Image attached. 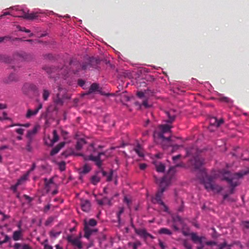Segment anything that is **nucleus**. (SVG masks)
I'll return each instance as SVG.
<instances>
[{
    "instance_id": "47",
    "label": "nucleus",
    "mask_w": 249,
    "mask_h": 249,
    "mask_svg": "<svg viewBox=\"0 0 249 249\" xmlns=\"http://www.w3.org/2000/svg\"><path fill=\"white\" fill-rule=\"evenodd\" d=\"M147 165L145 163H142L140 165V168L142 170L144 169L146 167Z\"/></svg>"
},
{
    "instance_id": "7",
    "label": "nucleus",
    "mask_w": 249,
    "mask_h": 249,
    "mask_svg": "<svg viewBox=\"0 0 249 249\" xmlns=\"http://www.w3.org/2000/svg\"><path fill=\"white\" fill-rule=\"evenodd\" d=\"M105 154L104 153H99L98 154L97 156H93L92 154H91L88 157L85 158L86 160H91L94 161L95 162L96 164L100 167L102 164V160H101V157L102 155H104Z\"/></svg>"
},
{
    "instance_id": "45",
    "label": "nucleus",
    "mask_w": 249,
    "mask_h": 249,
    "mask_svg": "<svg viewBox=\"0 0 249 249\" xmlns=\"http://www.w3.org/2000/svg\"><path fill=\"white\" fill-rule=\"evenodd\" d=\"M22 249H32V248L28 245L24 244L22 245Z\"/></svg>"
},
{
    "instance_id": "63",
    "label": "nucleus",
    "mask_w": 249,
    "mask_h": 249,
    "mask_svg": "<svg viewBox=\"0 0 249 249\" xmlns=\"http://www.w3.org/2000/svg\"><path fill=\"white\" fill-rule=\"evenodd\" d=\"M22 137L21 136V135H20V136H18L17 137V139L18 140H22Z\"/></svg>"
},
{
    "instance_id": "40",
    "label": "nucleus",
    "mask_w": 249,
    "mask_h": 249,
    "mask_svg": "<svg viewBox=\"0 0 249 249\" xmlns=\"http://www.w3.org/2000/svg\"><path fill=\"white\" fill-rule=\"evenodd\" d=\"M9 10L10 11H18L19 10V7L18 6H13V7H10L9 8H8L7 9H6L5 10Z\"/></svg>"
},
{
    "instance_id": "4",
    "label": "nucleus",
    "mask_w": 249,
    "mask_h": 249,
    "mask_svg": "<svg viewBox=\"0 0 249 249\" xmlns=\"http://www.w3.org/2000/svg\"><path fill=\"white\" fill-rule=\"evenodd\" d=\"M84 231L85 235L84 237H85L87 239H89L90 235L95 232L97 231V230L96 229H93L91 227H94L96 225L97 222L95 220L93 219H91L89 220V221H87V220H84Z\"/></svg>"
},
{
    "instance_id": "20",
    "label": "nucleus",
    "mask_w": 249,
    "mask_h": 249,
    "mask_svg": "<svg viewBox=\"0 0 249 249\" xmlns=\"http://www.w3.org/2000/svg\"><path fill=\"white\" fill-rule=\"evenodd\" d=\"M22 232L21 230L16 231L14 232L13 235V239L15 241H17L21 238Z\"/></svg>"
},
{
    "instance_id": "59",
    "label": "nucleus",
    "mask_w": 249,
    "mask_h": 249,
    "mask_svg": "<svg viewBox=\"0 0 249 249\" xmlns=\"http://www.w3.org/2000/svg\"><path fill=\"white\" fill-rule=\"evenodd\" d=\"M93 145L92 144L90 145L89 148V150L90 151L93 150Z\"/></svg>"
},
{
    "instance_id": "18",
    "label": "nucleus",
    "mask_w": 249,
    "mask_h": 249,
    "mask_svg": "<svg viewBox=\"0 0 249 249\" xmlns=\"http://www.w3.org/2000/svg\"><path fill=\"white\" fill-rule=\"evenodd\" d=\"M100 173L103 176L106 177L107 181H110L112 180V178L113 177V172L111 171L109 174H107L104 171H101Z\"/></svg>"
},
{
    "instance_id": "24",
    "label": "nucleus",
    "mask_w": 249,
    "mask_h": 249,
    "mask_svg": "<svg viewBox=\"0 0 249 249\" xmlns=\"http://www.w3.org/2000/svg\"><path fill=\"white\" fill-rule=\"evenodd\" d=\"M97 202L98 204L102 206L104 205H110V201L107 198H104L103 200H99L97 199Z\"/></svg>"
},
{
    "instance_id": "31",
    "label": "nucleus",
    "mask_w": 249,
    "mask_h": 249,
    "mask_svg": "<svg viewBox=\"0 0 249 249\" xmlns=\"http://www.w3.org/2000/svg\"><path fill=\"white\" fill-rule=\"evenodd\" d=\"M39 126H38V125L35 126L34 127V128L33 129V130H30L28 131V136H31L32 135L35 134L36 133L38 129H39Z\"/></svg>"
},
{
    "instance_id": "43",
    "label": "nucleus",
    "mask_w": 249,
    "mask_h": 249,
    "mask_svg": "<svg viewBox=\"0 0 249 249\" xmlns=\"http://www.w3.org/2000/svg\"><path fill=\"white\" fill-rule=\"evenodd\" d=\"M141 245V243L140 242H137L134 244H133V248L134 249H137L138 247Z\"/></svg>"
},
{
    "instance_id": "17",
    "label": "nucleus",
    "mask_w": 249,
    "mask_h": 249,
    "mask_svg": "<svg viewBox=\"0 0 249 249\" xmlns=\"http://www.w3.org/2000/svg\"><path fill=\"white\" fill-rule=\"evenodd\" d=\"M63 96H61L60 93H58L57 96L54 99V103L57 106H61L63 104Z\"/></svg>"
},
{
    "instance_id": "6",
    "label": "nucleus",
    "mask_w": 249,
    "mask_h": 249,
    "mask_svg": "<svg viewBox=\"0 0 249 249\" xmlns=\"http://www.w3.org/2000/svg\"><path fill=\"white\" fill-rule=\"evenodd\" d=\"M81 237V235L79 237L68 236L67 239L68 241L70 243H71L72 245L77 247L79 249H81L83 247V246L80 241Z\"/></svg>"
},
{
    "instance_id": "29",
    "label": "nucleus",
    "mask_w": 249,
    "mask_h": 249,
    "mask_svg": "<svg viewBox=\"0 0 249 249\" xmlns=\"http://www.w3.org/2000/svg\"><path fill=\"white\" fill-rule=\"evenodd\" d=\"M50 94V92L48 90L46 89H44L42 92V97L44 100H47L48 97H49Z\"/></svg>"
},
{
    "instance_id": "11",
    "label": "nucleus",
    "mask_w": 249,
    "mask_h": 249,
    "mask_svg": "<svg viewBox=\"0 0 249 249\" xmlns=\"http://www.w3.org/2000/svg\"><path fill=\"white\" fill-rule=\"evenodd\" d=\"M223 120L220 119L219 121L215 117H212L210 119V123L211 124V127L213 125L215 126L216 128L218 127L222 124L223 123Z\"/></svg>"
},
{
    "instance_id": "27",
    "label": "nucleus",
    "mask_w": 249,
    "mask_h": 249,
    "mask_svg": "<svg viewBox=\"0 0 249 249\" xmlns=\"http://www.w3.org/2000/svg\"><path fill=\"white\" fill-rule=\"evenodd\" d=\"M46 189L48 192L50 191V188L54 186V184L52 181V179H50L49 181L47 179H45Z\"/></svg>"
},
{
    "instance_id": "21",
    "label": "nucleus",
    "mask_w": 249,
    "mask_h": 249,
    "mask_svg": "<svg viewBox=\"0 0 249 249\" xmlns=\"http://www.w3.org/2000/svg\"><path fill=\"white\" fill-rule=\"evenodd\" d=\"M65 144V142L60 143L57 146L54 148L51 152V155L53 156L58 152L61 148H62Z\"/></svg>"
},
{
    "instance_id": "39",
    "label": "nucleus",
    "mask_w": 249,
    "mask_h": 249,
    "mask_svg": "<svg viewBox=\"0 0 249 249\" xmlns=\"http://www.w3.org/2000/svg\"><path fill=\"white\" fill-rule=\"evenodd\" d=\"M22 245L18 243H16L13 246L15 249H22Z\"/></svg>"
},
{
    "instance_id": "8",
    "label": "nucleus",
    "mask_w": 249,
    "mask_h": 249,
    "mask_svg": "<svg viewBox=\"0 0 249 249\" xmlns=\"http://www.w3.org/2000/svg\"><path fill=\"white\" fill-rule=\"evenodd\" d=\"M194 164L195 168L197 169L200 167L204 163V160L200 157H196L191 161Z\"/></svg>"
},
{
    "instance_id": "33",
    "label": "nucleus",
    "mask_w": 249,
    "mask_h": 249,
    "mask_svg": "<svg viewBox=\"0 0 249 249\" xmlns=\"http://www.w3.org/2000/svg\"><path fill=\"white\" fill-rule=\"evenodd\" d=\"M100 178L97 176L95 175L92 177L91 178V182L94 184H97L100 181Z\"/></svg>"
},
{
    "instance_id": "55",
    "label": "nucleus",
    "mask_w": 249,
    "mask_h": 249,
    "mask_svg": "<svg viewBox=\"0 0 249 249\" xmlns=\"http://www.w3.org/2000/svg\"><path fill=\"white\" fill-rule=\"evenodd\" d=\"M55 249H63V248L59 245L57 244L55 245Z\"/></svg>"
},
{
    "instance_id": "2",
    "label": "nucleus",
    "mask_w": 249,
    "mask_h": 249,
    "mask_svg": "<svg viewBox=\"0 0 249 249\" xmlns=\"http://www.w3.org/2000/svg\"><path fill=\"white\" fill-rule=\"evenodd\" d=\"M167 177L163 178L161 180H157V183L160 184V190L157 192L155 197L153 198L152 201L154 203H158L160 204L163 208V210L165 212H168L167 207L163 203L161 200V197L163 192L165 190V187L169 185V182L167 180Z\"/></svg>"
},
{
    "instance_id": "9",
    "label": "nucleus",
    "mask_w": 249,
    "mask_h": 249,
    "mask_svg": "<svg viewBox=\"0 0 249 249\" xmlns=\"http://www.w3.org/2000/svg\"><path fill=\"white\" fill-rule=\"evenodd\" d=\"M81 206L83 211L87 212L90 209V203L88 200H82Z\"/></svg>"
},
{
    "instance_id": "28",
    "label": "nucleus",
    "mask_w": 249,
    "mask_h": 249,
    "mask_svg": "<svg viewBox=\"0 0 249 249\" xmlns=\"http://www.w3.org/2000/svg\"><path fill=\"white\" fill-rule=\"evenodd\" d=\"M135 151L136 153L141 157H143L144 156V154L143 152V149L142 148L138 145L135 148Z\"/></svg>"
},
{
    "instance_id": "54",
    "label": "nucleus",
    "mask_w": 249,
    "mask_h": 249,
    "mask_svg": "<svg viewBox=\"0 0 249 249\" xmlns=\"http://www.w3.org/2000/svg\"><path fill=\"white\" fill-rule=\"evenodd\" d=\"M206 244L208 245H215V243L213 242H207Z\"/></svg>"
},
{
    "instance_id": "56",
    "label": "nucleus",
    "mask_w": 249,
    "mask_h": 249,
    "mask_svg": "<svg viewBox=\"0 0 249 249\" xmlns=\"http://www.w3.org/2000/svg\"><path fill=\"white\" fill-rule=\"evenodd\" d=\"M42 105H41V104H40V105H39V106H38L37 108H35V109H37V112H38V111H39V110L42 108Z\"/></svg>"
},
{
    "instance_id": "16",
    "label": "nucleus",
    "mask_w": 249,
    "mask_h": 249,
    "mask_svg": "<svg viewBox=\"0 0 249 249\" xmlns=\"http://www.w3.org/2000/svg\"><path fill=\"white\" fill-rule=\"evenodd\" d=\"M169 119L167 121L168 123H172L175 119L176 114L173 110H170L166 112Z\"/></svg>"
},
{
    "instance_id": "37",
    "label": "nucleus",
    "mask_w": 249,
    "mask_h": 249,
    "mask_svg": "<svg viewBox=\"0 0 249 249\" xmlns=\"http://www.w3.org/2000/svg\"><path fill=\"white\" fill-rule=\"evenodd\" d=\"M8 119L9 118L7 116V114L5 112H3L2 116H0V121H3Z\"/></svg>"
},
{
    "instance_id": "25",
    "label": "nucleus",
    "mask_w": 249,
    "mask_h": 249,
    "mask_svg": "<svg viewBox=\"0 0 249 249\" xmlns=\"http://www.w3.org/2000/svg\"><path fill=\"white\" fill-rule=\"evenodd\" d=\"M137 233L144 237H147L148 236L153 238L152 236L150 234L147 233L144 230H140L136 231Z\"/></svg>"
},
{
    "instance_id": "1",
    "label": "nucleus",
    "mask_w": 249,
    "mask_h": 249,
    "mask_svg": "<svg viewBox=\"0 0 249 249\" xmlns=\"http://www.w3.org/2000/svg\"><path fill=\"white\" fill-rule=\"evenodd\" d=\"M212 177L206 176L203 180V184L205 188L209 191H212L214 193H218L222 190V188L214 184V179L219 178L221 179L226 180L231 186L234 188L240 184L239 179L247 174V172H242L236 173L230 178V175L228 172L217 171ZM233 193V189L230 190V193Z\"/></svg>"
},
{
    "instance_id": "48",
    "label": "nucleus",
    "mask_w": 249,
    "mask_h": 249,
    "mask_svg": "<svg viewBox=\"0 0 249 249\" xmlns=\"http://www.w3.org/2000/svg\"><path fill=\"white\" fill-rule=\"evenodd\" d=\"M221 100L222 101L226 102H229L230 101V100L227 98V97H223L221 99Z\"/></svg>"
},
{
    "instance_id": "5",
    "label": "nucleus",
    "mask_w": 249,
    "mask_h": 249,
    "mask_svg": "<svg viewBox=\"0 0 249 249\" xmlns=\"http://www.w3.org/2000/svg\"><path fill=\"white\" fill-rule=\"evenodd\" d=\"M58 136L56 134V130L53 131V138H51L50 136H46L45 137L44 141L45 143L48 146H52L53 144L58 141Z\"/></svg>"
},
{
    "instance_id": "52",
    "label": "nucleus",
    "mask_w": 249,
    "mask_h": 249,
    "mask_svg": "<svg viewBox=\"0 0 249 249\" xmlns=\"http://www.w3.org/2000/svg\"><path fill=\"white\" fill-rule=\"evenodd\" d=\"M180 156V155H178V156H175V157H173V160L174 161H175L176 160H177L179 159Z\"/></svg>"
},
{
    "instance_id": "19",
    "label": "nucleus",
    "mask_w": 249,
    "mask_h": 249,
    "mask_svg": "<svg viewBox=\"0 0 249 249\" xmlns=\"http://www.w3.org/2000/svg\"><path fill=\"white\" fill-rule=\"evenodd\" d=\"M37 113V109H35L34 110H32L28 109L26 114V117L27 118H30L35 116Z\"/></svg>"
},
{
    "instance_id": "26",
    "label": "nucleus",
    "mask_w": 249,
    "mask_h": 249,
    "mask_svg": "<svg viewBox=\"0 0 249 249\" xmlns=\"http://www.w3.org/2000/svg\"><path fill=\"white\" fill-rule=\"evenodd\" d=\"M9 239L8 236L3 232L0 233V245L6 242Z\"/></svg>"
},
{
    "instance_id": "41",
    "label": "nucleus",
    "mask_w": 249,
    "mask_h": 249,
    "mask_svg": "<svg viewBox=\"0 0 249 249\" xmlns=\"http://www.w3.org/2000/svg\"><path fill=\"white\" fill-rule=\"evenodd\" d=\"M183 245L187 249H191L192 248L191 245L188 244L186 241H184Z\"/></svg>"
},
{
    "instance_id": "35",
    "label": "nucleus",
    "mask_w": 249,
    "mask_h": 249,
    "mask_svg": "<svg viewBox=\"0 0 249 249\" xmlns=\"http://www.w3.org/2000/svg\"><path fill=\"white\" fill-rule=\"evenodd\" d=\"M137 95L138 96V97L140 98H142L143 97H144V98H146V93H144L142 91H139L138 93H137Z\"/></svg>"
},
{
    "instance_id": "10",
    "label": "nucleus",
    "mask_w": 249,
    "mask_h": 249,
    "mask_svg": "<svg viewBox=\"0 0 249 249\" xmlns=\"http://www.w3.org/2000/svg\"><path fill=\"white\" fill-rule=\"evenodd\" d=\"M191 238L192 240L196 243H199L201 244L205 239L203 236H198L195 233H191Z\"/></svg>"
},
{
    "instance_id": "38",
    "label": "nucleus",
    "mask_w": 249,
    "mask_h": 249,
    "mask_svg": "<svg viewBox=\"0 0 249 249\" xmlns=\"http://www.w3.org/2000/svg\"><path fill=\"white\" fill-rule=\"evenodd\" d=\"M26 149L29 152H31L32 150V147L31 146V142H28V143L26 145Z\"/></svg>"
},
{
    "instance_id": "13",
    "label": "nucleus",
    "mask_w": 249,
    "mask_h": 249,
    "mask_svg": "<svg viewBox=\"0 0 249 249\" xmlns=\"http://www.w3.org/2000/svg\"><path fill=\"white\" fill-rule=\"evenodd\" d=\"M21 11H22L23 15L22 16H20V17H22L24 18L32 19L36 17V14L35 13H32L29 14L28 12H26L24 10H21Z\"/></svg>"
},
{
    "instance_id": "60",
    "label": "nucleus",
    "mask_w": 249,
    "mask_h": 249,
    "mask_svg": "<svg viewBox=\"0 0 249 249\" xmlns=\"http://www.w3.org/2000/svg\"><path fill=\"white\" fill-rule=\"evenodd\" d=\"M7 148V146H6V145H4V146H2L1 147H0V150H3V149H6Z\"/></svg>"
},
{
    "instance_id": "32",
    "label": "nucleus",
    "mask_w": 249,
    "mask_h": 249,
    "mask_svg": "<svg viewBox=\"0 0 249 249\" xmlns=\"http://www.w3.org/2000/svg\"><path fill=\"white\" fill-rule=\"evenodd\" d=\"M159 232L160 234H165L168 235H170L172 233L171 231L166 228H162L159 231Z\"/></svg>"
},
{
    "instance_id": "30",
    "label": "nucleus",
    "mask_w": 249,
    "mask_h": 249,
    "mask_svg": "<svg viewBox=\"0 0 249 249\" xmlns=\"http://www.w3.org/2000/svg\"><path fill=\"white\" fill-rule=\"evenodd\" d=\"M41 244L44 246V249H53V247L48 244V240H45Z\"/></svg>"
},
{
    "instance_id": "34",
    "label": "nucleus",
    "mask_w": 249,
    "mask_h": 249,
    "mask_svg": "<svg viewBox=\"0 0 249 249\" xmlns=\"http://www.w3.org/2000/svg\"><path fill=\"white\" fill-rule=\"evenodd\" d=\"M58 166L61 171H64L65 169V163L64 162H61L59 163Z\"/></svg>"
},
{
    "instance_id": "62",
    "label": "nucleus",
    "mask_w": 249,
    "mask_h": 249,
    "mask_svg": "<svg viewBox=\"0 0 249 249\" xmlns=\"http://www.w3.org/2000/svg\"><path fill=\"white\" fill-rule=\"evenodd\" d=\"M124 201L126 203H127V204L129 202V199H128L127 198H126V197H124Z\"/></svg>"
},
{
    "instance_id": "12",
    "label": "nucleus",
    "mask_w": 249,
    "mask_h": 249,
    "mask_svg": "<svg viewBox=\"0 0 249 249\" xmlns=\"http://www.w3.org/2000/svg\"><path fill=\"white\" fill-rule=\"evenodd\" d=\"M28 175L27 174L26 175H24L23 176V177H22L20 178H19L17 183L14 185V186H13L11 188L14 191V192H16L17 191V187L18 186L22 184L24 181H25L27 178H28Z\"/></svg>"
},
{
    "instance_id": "44",
    "label": "nucleus",
    "mask_w": 249,
    "mask_h": 249,
    "mask_svg": "<svg viewBox=\"0 0 249 249\" xmlns=\"http://www.w3.org/2000/svg\"><path fill=\"white\" fill-rule=\"evenodd\" d=\"M142 105L146 108L150 107V105L148 104L147 101L145 100L143 101Z\"/></svg>"
},
{
    "instance_id": "36",
    "label": "nucleus",
    "mask_w": 249,
    "mask_h": 249,
    "mask_svg": "<svg viewBox=\"0 0 249 249\" xmlns=\"http://www.w3.org/2000/svg\"><path fill=\"white\" fill-rule=\"evenodd\" d=\"M15 131L18 133V134L20 135H22L23 133H24V129L21 128V127H19V128H17L16 130H15Z\"/></svg>"
},
{
    "instance_id": "15",
    "label": "nucleus",
    "mask_w": 249,
    "mask_h": 249,
    "mask_svg": "<svg viewBox=\"0 0 249 249\" xmlns=\"http://www.w3.org/2000/svg\"><path fill=\"white\" fill-rule=\"evenodd\" d=\"M154 164L156 170L158 172H163L165 170V166L163 164L159 161H155Z\"/></svg>"
},
{
    "instance_id": "61",
    "label": "nucleus",
    "mask_w": 249,
    "mask_h": 249,
    "mask_svg": "<svg viewBox=\"0 0 249 249\" xmlns=\"http://www.w3.org/2000/svg\"><path fill=\"white\" fill-rule=\"evenodd\" d=\"M5 38L6 37H0V43L2 42Z\"/></svg>"
},
{
    "instance_id": "50",
    "label": "nucleus",
    "mask_w": 249,
    "mask_h": 249,
    "mask_svg": "<svg viewBox=\"0 0 249 249\" xmlns=\"http://www.w3.org/2000/svg\"><path fill=\"white\" fill-rule=\"evenodd\" d=\"M11 15V12L10 11H7V12H3V15H2L1 16H2V17H3L4 16Z\"/></svg>"
},
{
    "instance_id": "14",
    "label": "nucleus",
    "mask_w": 249,
    "mask_h": 249,
    "mask_svg": "<svg viewBox=\"0 0 249 249\" xmlns=\"http://www.w3.org/2000/svg\"><path fill=\"white\" fill-rule=\"evenodd\" d=\"M90 166L86 164L79 169V173L81 175L87 174L90 171Z\"/></svg>"
},
{
    "instance_id": "42",
    "label": "nucleus",
    "mask_w": 249,
    "mask_h": 249,
    "mask_svg": "<svg viewBox=\"0 0 249 249\" xmlns=\"http://www.w3.org/2000/svg\"><path fill=\"white\" fill-rule=\"evenodd\" d=\"M243 226L249 229V221H244L242 222Z\"/></svg>"
},
{
    "instance_id": "57",
    "label": "nucleus",
    "mask_w": 249,
    "mask_h": 249,
    "mask_svg": "<svg viewBox=\"0 0 249 249\" xmlns=\"http://www.w3.org/2000/svg\"><path fill=\"white\" fill-rule=\"evenodd\" d=\"M50 208V205H47L45 207V211H47L48 210H49Z\"/></svg>"
},
{
    "instance_id": "49",
    "label": "nucleus",
    "mask_w": 249,
    "mask_h": 249,
    "mask_svg": "<svg viewBox=\"0 0 249 249\" xmlns=\"http://www.w3.org/2000/svg\"><path fill=\"white\" fill-rule=\"evenodd\" d=\"M19 29L20 31H23V32H25L26 33H30V30L26 29L25 28H21L20 27V28H19Z\"/></svg>"
},
{
    "instance_id": "58",
    "label": "nucleus",
    "mask_w": 249,
    "mask_h": 249,
    "mask_svg": "<svg viewBox=\"0 0 249 249\" xmlns=\"http://www.w3.org/2000/svg\"><path fill=\"white\" fill-rule=\"evenodd\" d=\"M79 84L80 86H83L84 84V82L83 81H79Z\"/></svg>"
},
{
    "instance_id": "53",
    "label": "nucleus",
    "mask_w": 249,
    "mask_h": 249,
    "mask_svg": "<svg viewBox=\"0 0 249 249\" xmlns=\"http://www.w3.org/2000/svg\"><path fill=\"white\" fill-rule=\"evenodd\" d=\"M6 108V106L4 104H0V109Z\"/></svg>"
},
{
    "instance_id": "3",
    "label": "nucleus",
    "mask_w": 249,
    "mask_h": 249,
    "mask_svg": "<svg viewBox=\"0 0 249 249\" xmlns=\"http://www.w3.org/2000/svg\"><path fill=\"white\" fill-rule=\"evenodd\" d=\"M171 126L169 124L160 125L159 127L155 130L154 133V138L155 141L158 139L161 140V141L166 140L169 141V138H165L163 136V134L170 132Z\"/></svg>"
},
{
    "instance_id": "22",
    "label": "nucleus",
    "mask_w": 249,
    "mask_h": 249,
    "mask_svg": "<svg viewBox=\"0 0 249 249\" xmlns=\"http://www.w3.org/2000/svg\"><path fill=\"white\" fill-rule=\"evenodd\" d=\"M99 89V86L97 84H93L91 85L89 89V93H91V92H94L95 91H99L101 94H104V93H103L102 92H101Z\"/></svg>"
},
{
    "instance_id": "46",
    "label": "nucleus",
    "mask_w": 249,
    "mask_h": 249,
    "mask_svg": "<svg viewBox=\"0 0 249 249\" xmlns=\"http://www.w3.org/2000/svg\"><path fill=\"white\" fill-rule=\"evenodd\" d=\"M60 234V232H55V233H54L53 232H51L50 233V235L51 236H53V237H56L57 236H58L59 234Z\"/></svg>"
},
{
    "instance_id": "23",
    "label": "nucleus",
    "mask_w": 249,
    "mask_h": 249,
    "mask_svg": "<svg viewBox=\"0 0 249 249\" xmlns=\"http://www.w3.org/2000/svg\"><path fill=\"white\" fill-rule=\"evenodd\" d=\"M86 143L85 141L83 139H80L77 142L76 145V149L78 150H80L83 146Z\"/></svg>"
},
{
    "instance_id": "51",
    "label": "nucleus",
    "mask_w": 249,
    "mask_h": 249,
    "mask_svg": "<svg viewBox=\"0 0 249 249\" xmlns=\"http://www.w3.org/2000/svg\"><path fill=\"white\" fill-rule=\"evenodd\" d=\"M159 244H160V247L162 248V249H165V247L163 243H162V242L160 241Z\"/></svg>"
},
{
    "instance_id": "64",
    "label": "nucleus",
    "mask_w": 249,
    "mask_h": 249,
    "mask_svg": "<svg viewBox=\"0 0 249 249\" xmlns=\"http://www.w3.org/2000/svg\"><path fill=\"white\" fill-rule=\"evenodd\" d=\"M93 246V243H90L89 245H87V248H90Z\"/></svg>"
}]
</instances>
